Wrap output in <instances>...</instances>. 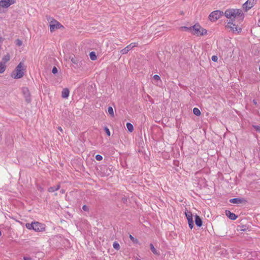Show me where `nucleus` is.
Returning <instances> with one entry per match:
<instances>
[{"label":"nucleus","instance_id":"nucleus-1","mask_svg":"<svg viewBox=\"0 0 260 260\" xmlns=\"http://www.w3.org/2000/svg\"><path fill=\"white\" fill-rule=\"evenodd\" d=\"M224 15L230 19L229 21H236L237 22H241L244 17L242 10L237 9L226 10L224 13Z\"/></svg>","mask_w":260,"mask_h":260},{"label":"nucleus","instance_id":"nucleus-2","mask_svg":"<svg viewBox=\"0 0 260 260\" xmlns=\"http://www.w3.org/2000/svg\"><path fill=\"white\" fill-rule=\"evenodd\" d=\"M26 68L23 62L21 61L16 67L15 70L12 72L11 76L14 79H20L24 74Z\"/></svg>","mask_w":260,"mask_h":260},{"label":"nucleus","instance_id":"nucleus-3","mask_svg":"<svg viewBox=\"0 0 260 260\" xmlns=\"http://www.w3.org/2000/svg\"><path fill=\"white\" fill-rule=\"evenodd\" d=\"M192 34L197 36H203L207 34V30L202 28L199 24H196L191 26V32Z\"/></svg>","mask_w":260,"mask_h":260},{"label":"nucleus","instance_id":"nucleus-4","mask_svg":"<svg viewBox=\"0 0 260 260\" xmlns=\"http://www.w3.org/2000/svg\"><path fill=\"white\" fill-rule=\"evenodd\" d=\"M223 15V12L222 11L220 10L214 11L210 14L209 19L211 21L215 22Z\"/></svg>","mask_w":260,"mask_h":260},{"label":"nucleus","instance_id":"nucleus-5","mask_svg":"<svg viewBox=\"0 0 260 260\" xmlns=\"http://www.w3.org/2000/svg\"><path fill=\"white\" fill-rule=\"evenodd\" d=\"M239 23H240V22H237L236 21H229L226 25V27L230 28L233 32L238 31L239 32L241 31V28H238Z\"/></svg>","mask_w":260,"mask_h":260},{"label":"nucleus","instance_id":"nucleus-6","mask_svg":"<svg viewBox=\"0 0 260 260\" xmlns=\"http://www.w3.org/2000/svg\"><path fill=\"white\" fill-rule=\"evenodd\" d=\"M60 27H63V26L58 21L54 19H52L50 21V29L51 32L54 31L55 29H58Z\"/></svg>","mask_w":260,"mask_h":260},{"label":"nucleus","instance_id":"nucleus-7","mask_svg":"<svg viewBox=\"0 0 260 260\" xmlns=\"http://www.w3.org/2000/svg\"><path fill=\"white\" fill-rule=\"evenodd\" d=\"M15 3L16 0H1L0 6L3 8H8Z\"/></svg>","mask_w":260,"mask_h":260},{"label":"nucleus","instance_id":"nucleus-8","mask_svg":"<svg viewBox=\"0 0 260 260\" xmlns=\"http://www.w3.org/2000/svg\"><path fill=\"white\" fill-rule=\"evenodd\" d=\"M138 43H132L129 45H127L126 47L122 49L120 51V53L121 54H125L128 53V52L132 49L133 48L138 46Z\"/></svg>","mask_w":260,"mask_h":260},{"label":"nucleus","instance_id":"nucleus-9","mask_svg":"<svg viewBox=\"0 0 260 260\" xmlns=\"http://www.w3.org/2000/svg\"><path fill=\"white\" fill-rule=\"evenodd\" d=\"M185 214L186 217L188 220L189 227L191 229H192L193 227V221L192 219V214L190 212H189L188 211H185Z\"/></svg>","mask_w":260,"mask_h":260},{"label":"nucleus","instance_id":"nucleus-10","mask_svg":"<svg viewBox=\"0 0 260 260\" xmlns=\"http://www.w3.org/2000/svg\"><path fill=\"white\" fill-rule=\"evenodd\" d=\"M256 2V0H247L243 5V8L246 9V11L249 10L254 6Z\"/></svg>","mask_w":260,"mask_h":260},{"label":"nucleus","instance_id":"nucleus-11","mask_svg":"<svg viewBox=\"0 0 260 260\" xmlns=\"http://www.w3.org/2000/svg\"><path fill=\"white\" fill-rule=\"evenodd\" d=\"M22 91L26 101L27 103H29L31 101V98L28 88L26 87H23Z\"/></svg>","mask_w":260,"mask_h":260},{"label":"nucleus","instance_id":"nucleus-12","mask_svg":"<svg viewBox=\"0 0 260 260\" xmlns=\"http://www.w3.org/2000/svg\"><path fill=\"white\" fill-rule=\"evenodd\" d=\"M31 227L35 231H41L43 229L42 225L38 222L32 223Z\"/></svg>","mask_w":260,"mask_h":260},{"label":"nucleus","instance_id":"nucleus-13","mask_svg":"<svg viewBox=\"0 0 260 260\" xmlns=\"http://www.w3.org/2000/svg\"><path fill=\"white\" fill-rule=\"evenodd\" d=\"M225 214L231 220H235L237 218L235 214L231 212L229 210H226Z\"/></svg>","mask_w":260,"mask_h":260},{"label":"nucleus","instance_id":"nucleus-14","mask_svg":"<svg viewBox=\"0 0 260 260\" xmlns=\"http://www.w3.org/2000/svg\"><path fill=\"white\" fill-rule=\"evenodd\" d=\"M195 223L197 226L201 227L202 225V220L199 216L196 215L195 216Z\"/></svg>","mask_w":260,"mask_h":260},{"label":"nucleus","instance_id":"nucleus-15","mask_svg":"<svg viewBox=\"0 0 260 260\" xmlns=\"http://www.w3.org/2000/svg\"><path fill=\"white\" fill-rule=\"evenodd\" d=\"M69 90L68 88H64L61 93V96L63 98L67 99L69 96Z\"/></svg>","mask_w":260,"mask_h":260},{"label":"nucleus","instance_id":"nucleus-16","mask_svg":"<svg viewBox=\"0 0 260 260\" xmlns=\"http://www.w3.org/2000/svg\"><path fill=\"white\" fill-rule=\"evenodd\" d=\"M60 185L58 184L55 186L50 187L48 189V191L50 192H53L55 191L58 190L60 188Z\"/></svg>","mask_w":260,"mask_h":260},{"label":"nucleus","instance_id":"nucleus-17","mask_svg":"<svg viewBox=\"0 0 260 260\" xmlns=\"http://www.w3.org/2000/svg\"><path fill=\"white\" fill-rule=\"evenodd\" d=\"M230 202L233 204H239L242 203V200L239 198H233L230 200Z\"/></svg>","mask_w":260,"mask_h":260},{"label":"nucleus","instance_id":"nucleus-18","mask_svg":"<svg viewBox=\"0 0 260 260\" xmlns=\"http://www.w3.org/2000/svg\"><path fill=\"white\" fill-rule=\"evenodd\" d=\"M150 249L152 251V252L154 254H156V255H159V253L157 251V250H156V249L155 248V247H154L152 243H151L150 244Z\"/></svg>","mask_w":260,"mask_h":260},{"label":"nucleus","instance_id":"nucleus-19","mask_svg":"<svg viewBox=\"0 0 260 260\" xmlns=\"http://www.w3.org/2000/svg\"><path fill=\"white\" fill-rule=\"evenodd\" d=\"M89 57H90V58L92 60H95L96 59L97 57H96V56L95 55V52H91L90 53H89Z\"/></svg>","mask_w":260,"mask_h":260},{"label":"nucleus","instance_id":"nucleus-20","mask_svg":"<svg viewBox=\"0 0 260 260\" xmlns=\"http://www.w3.org/2000/svg\"><path fill=\"white\" fill-rule=\"evenodd\" d=\"M6 70V66L4 63L0 62V73H3Z\"/></svg>","mask_w":260,"mask_h":260},{"label":"nucleus","instance_id":"nucleus-21","mask_svg":"<svg viewBox=\"0 0 260 260\" xmlns=\"http://www.w3.org/2000/svg\"><path fill=\"white\" fill-rule=\"evenodd\" d=\"M126 127L128 129V131L130 132H132L134 130V127L133 125L130 123H126Z\"/></svg>","mask_w":260,"mask_h":260},{"label":"nucleus","instance_id":"nucleus-22","mask_svg":"<svg viewBox=\"0 0 260 260\" xmlns=\"http://www.w3.org/2000/svg\"><path fill=\"white\" fill-rule=\"evenodd\" d=\"M193 114L197 116H200L201 115L200 110L197 108H194L193 109Z\"/></svg>","mask_w":260,"mask_h":260},{"label":"nucleus","instance_id":"nucleus-23","mask_svg":"<svg viewBox=\"0 0 260 260\" xmlns=\"http://www.w3.org/2000/svg\"><path fill=\"white\" fill-rule=\"evenodd\" d=\"M10 60V55L7 54V55H5L3 58V61H4V64L8 61Z\"/></svg>","mask_w":260,"mask_h":260},{"label":"nucleus","instance_id":"nucleus-24","mask_svg":"<svg viewBox=\"0 0 260 260\" xmlns=\"http://www.w3.org/2000/svg\"><path fill=\"white\" fill-rule=\"evenodd\" d=\"M108 112L111 115V116H114V111L112 107H109L108 108Z\"/></svg>","mask_w":260,"mask_h":260},{"label":"nucleus","instance_id":"nucleus-25","mask_svg":"<svg viewBox=\"0 0 260 260\" xmlns=\"http://www.w3.org/2000/svg\"><path fill=\"white\" fill-rule=\"evenodd\" d=\"M130 239L134 243H138L139 241L137 239L135 238L132 235H129V236Z\"/></svg>","mask_w":260,"mask_h":260},{"label":"nucleus","instance_id":"nucleus-26","mask_svg":"<svg viewBox=\"0 0 260 260\" xmlns=\"http://www.w3.org/2000/svg\"><path fill=\"white\" fill-rule=\"evenodd\" d=\"M113 246L114 249L119 250L120 249V245L118 243L115 242L113 243Z\"/></svg>","mask_w":260,"mask_h":260},{"label":"nucleus","instance_id":"nucleus-27","mask_svg":"<svg viewBox=\"0 0 260 260\" xmlns=\"http://www.w3.org/2000/svg\"><path fill=\"white\" fill-rule=\"evenodd\" d=\"M181 29L183 30L190 31V32H191V26H190L189 27H188L186 26H183V27H182L181 28Z\"/></svg>","mask_w":260,"mask_h":260},{"label":"nucleus","instance_id":"nucleus-28","mask_svg":"<svg viewBox=\"0 0 260 260\" xmlns=\"http://www.w3.org/2000/svg\"><path fill=\"white\" fill-rule=\"evenodd\" d=\"M15 44L18 46H21L22 44V42L19 39H17L15 41Z\"/></svg>","mask_w":260,"mask_h":260},{"label":"nucleus","instance_id":"nucleus-29","mask_svg":"<svg viewBox=\"0 0 260 260\" xmlns=\"http://www.w3.org/2000/svg\"><path fill=\"white\" fill-rule=\"evenodd\" d=\"M71 61L74 64H78L77 59L75 57L71 58Z\"/></svg>","mask_w":260,"mask_h":260},{"label":"nucleus","instance_id":"nucleus-30","mask_svg":"<svg viewBox=\"0 0 260 260\" xmlns=\"http://www.w3.org/2000/svg\"><path fill=\"white\" fill-rule=\"evenodd\" d=\"M95 158L97 160H99V161H100L101 160H102L103 159V157L102 155H100V154H97L96 156H95Z\"/></svg>","mask_w":260,"mask_h":260},{"label":"nucleus","instance_id":"nucleus-31","mask_svg":"<svg viewBox=\"0 0 260 260\" xmlns=\"http://www.w3.org/2000/svg\"><path fill=\"white\" fill-rule=\"evenodd\" d=\"M211 58H212V60L214 62H216L218 60V57L216 55L212 56Z\"/></svg>","mask_w":260,"mask_h":260},{"label":"nucleus","instance_id":"nucleus-32","mask_svg":"<svg viewBox=\"0 0 260 260\" xmlns=\"http://www.w3.org/2000/svg\"><path fill=\"white\" fill-rule=\"evenodd\" d=\"M253 128L257 132H260V126H259V125H253Z\"/></svg>","mask_w":260,"mask_h":260},{"label":"nucleus","instance_id":"nucleus-33","mask_svg":"<svg viewBox=\"0 0 260 260\" xmlns=\"http://www.w3.org/2000/svg\"><path fill=\"white\" fill-rule=\"evenodd\" d=\"M105 130L108 136H110V132L107 127H105Z\"/></svg>","mask_w":260,"mask_h":260},{"label":"nucleus","instance_id":"nucleus-34","mask_svg":"<svg viewBox=\"0 0 260 260\" xmlns=\"http://www.w3.org/2000/svg\"><path fill=\"white\" fill-rule=\"evenodd\" d=\"M153 79L155 80H160V77L157 75H155L153 76Z\"/></svg>","mask_w":260,"mask_h":260},{"label":"nucleus","instance_id":"nucleus-35","mask_svg":"<svg viewBox=\"0 0 260 260\" xmlns=\"http://www.w3.org/2000/svg\"><path fill=\"white\" fill-rule=\"evenodd\" d=\"M82 209L85 211H89V208L86 205L83 206Z\"/></svg>","mask_w":260,"mask_h":260},{"label":"nucleus","instance_id":"nucleus-36","mask_svg":"<svg viewBox=\"0 0 260 260\" xmlns=\"http://www.w3.org/2000/svg\"><path fill=\"white\" fill-rule=\"evenodd\" d=\"M52 72L53 74H56L57 72V68L54 67L52 70Z\"/></svg>","mask_w":260,"mask_h":260},{"label":"nucleus","instance_id":"nucleus-37","mask_svg":"<svg viewBox=\"0 0 260 260\" xmlns=\"http://www.w3.org/2000/svg\"><path fill=\"white\" fill-rule=\"evenodd\" d=\"M31 225H32V223L31 224L27 223L26 224V226L28 229H31L32 228L31 227Z\"/></svg>","mask_w":260,"mask_h":260},{"label":"nucleus","instance_id":"nucleus-38","mask_svg":"<svg viewBox=\"0 0 260 260\" xmlns=\"http://www.w3.org/2000/svg\"><path fill=\"white\" fill-rule=\"evenodd\" d=\"M23 259H24V260H31V257H28V256H24V257H23Z\"/></svg>","mask_w":260,"mask_h":260},{"label":"nucleus","instance_id":"nucleus-39","mask_svg":"<svg viewBox=\"0 0 260 260\" xmlns=\"http://www.w3.org/2000/svg\"><path fill=\"white\" fill-rule=\"evenodd\" d=\"M252 102L255 105H257V102L256 100H253Z\"/></svg>","mask_w":260,"mask_h":260},{"label":"nucleus","instance_id":"nucleus-40","mask_svg":"<svg viewBox=\"0 0 260 260\" xmlns=\"http://www.w3.org/2000/svg\"><path fill=\"white\" fill-rule=\"evenodd\" d=\"M58 129L61 132H62V129L60 126H58Z\"/></svg>","mask_w":260,"mask_h":260},{"label":"nucleus","instance_id":"nucleus-41","mask_svg":"<svg viewBox=\"0 0 260 260\" xmlns=\"http://www.w3.org/2000/svg\"><path fill=\"white\" fill-rule=\"evenodd\" d=\"M60 192L62 193H64V190L63 189H61Z\"/></svg>","mask_w":260,"mask_h":260},{"label":"nucleus","instance_id":"nucleus-42","mask_svg":"<svg viewBox=\"0 0 260 260\" xmlns=\"http://www.w3.org/2000/svg\"><path fill=\"white\" fill-rule=\"evenodd\" d=\"M1 235H2V232H1V231H0V236H1Z\"/></svg>","mask_w":260,"mask_h":260},{"label":"nucleus","instance_id":"nucleus-43","mask_svg":"<svg viewBox=\"0 0 260 260\" xmlns=\"http://www.w3.org/2000/svg\"><path fill=\"white\" fill-rule=\"evenodd\" d=\"M259 71H260V67H259Z\"/></svg>","mask_w":260,"mask_h":260}]
</instances>
